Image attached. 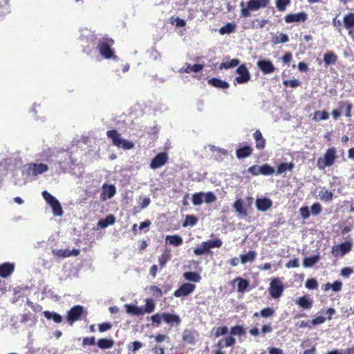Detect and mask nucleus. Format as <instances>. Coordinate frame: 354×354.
I'll return each instance as SVG.
<instances>
[{
  "mask_svg": "<svg viewBox=\"0 0 354 354\" xmlns=\"http://www.w3.org/2000/svg\"><path fill=\"white\" fill-rule=\"evenodd\" d=\"M114 43L113 39L107 37H103L98 41L97 49L104 59H109L115 57L114 50L111 48Z\"/></svg>",
  "mask_w": 354,
  "mask_h": 354,
  "instance_id": "f257e3e1",
  "label": "nucleus"
},
{
  "mask_svg": "<svg viewBox=\"0 0 354 354\" xmlns=\"http://www.w3.org/2000/svg\"><path fill=\"white\" fill-rule=\"evenodd\" d=\"M270 0H249L247 3V6L244 7V3L242 2L241 6V15L244 17L250 15V11H257L261 8H266L270 4Z\"/></svg>",
  "mask_w": 354,
  "mask_h": 354,
  "instance_id": "f03ea898",
  "label": "nucleus"
},
{
  "mask_svg": "<svg viewBox=\"0 0 354 354\" xmlns=\"http://www.w3.org/2000/svg\"><path fill=\"white\" fill-rule=\"evenodd\" d=\"M107 137L111 140L113 145L124 149H131L134 147L132 142L123 139L117 130H109L106 132Z\"/></svg>",
  "mask_w": 354,
  "mask_h": 354,
  "instance_id": "7ed1b4c3",
  "label": "nucleus"
},
{
  "mask_svg": "<svg viewBox=\"0 0 354 354\" xmlns=\"http://www.w3.org/2000/svg\"><path fill=\"white\" fill-rule=\"evenodd\" d=\"M336 149L335 147L329 148L324 153V158H319L317 160V167L320 169H324L326 167L333 165L337 159Z\"/></svg>",
  "mask_w": 354,
  "mask_h": 354,
  "instance_id": "20e7f679",
  "label": "nucleus"
},
{
  "mask_svg": "<svg viewBox=\"0 0 354 354\" xmlns=\"http://www.w3.org/2000/svg\"><path fill=\"white\" fill-rule=\"evenodd\" d=\"M223 242L220 239L203 241L201 245L194 248V253L197 256H201L205 253H208L209 250L213 248H221Z\"/></svg>",
  "mask_w": 354,
  "mask_h": 354,
  "instance_id": "39448f33",
  "label": "nucleus"
},
{
  "mask_svg": "<svg viewBox=\"0 0 354 354\" xmlns=\"http://www.w3.org/2000/svg\"><path fill=\"white\" fill-rule=\"evenodd\" d=\"M268 290L270 295L272 298L277 299L280 297L283 293V285L280 279L274 278L271 281Z\"/></svg>",
  "mask_w": 354,
  "mask_h": 354,
  "instance_id": "423d86ee",
  "label": "nucleus"
},
{
  "mask_svg": "<svg viewBox=\"0 0 354 354\" xmlns=\"http://www.w3.org/2000/svg\"><path fill=\"white\" fill-rule=\"evenodd\" d=\"M84 312V307L80 305L73 306L67 313L66 319L72 325L76 321L80 319Z\"/></svg>",
  "mask_w": 354,
  "mask_h": 354,
  "instance_id": "0eeeda50",
  "label": "nucleus"
},
{
  "mask_svg": "<svg viewBox=\"0 0 354 354\" xmlns=\"http://www.w3.org/2000/svg\"><path fill=\"white\" fill-rule=\"evenodd\" d=\"M353 243L351 241H345L333 247L331 253L335 257H343L352 250Z\"/></svg>",
  "mask_w": 354,
  "mask_h": 354,
  "instance_id": "6e6552de",
  "label": "nucleus"
},
{
  "mask_svg": "<svg viewBox=\"0 0 354 354\" xmlns=\"http://www.w3.org/2000/svg\"><path fill=\"white\" fill-rule=\"evenodd\" d=\"M27 174L30 176H37L48 171V167L44 163H28L26 165Z\"/></svg>",
  "mask_w": 354,
  "mask_h": 354,
  "instance_id": "1a4fd4ad",
  "label": "nucleus"
},
{
  "mask_svg": "<svg viewBox=\"0 0 354 354\" xmlns=\"http://www.w3.org/2000/svg\"><path fill=\"white\" fill-rule=\"evenodd\" d=\"M239 75L236 77L235 82L238 84H244L250 79V73L245 64L239 66L236 71Z\"/></svg>",
  "mask_w": 354,
  "mask_h": 354,
  "instance_id": "9d476101",
  "label": "nucleus"
},
{
  "mask_svg": "<svg viewBox=\"0 0 354 354\" xmlns=\"http://www.w3.org/2000/svg\"><path fill=\"white\" fill-rule=\"evenodd\" d=\"M168 155L166 152H162L156 155L151 161L150 167L152 169H156L161 167L167 163Z\"/></svg>",
  "mask_w": 354,
  "mask_h": 354,
  "instance_id": "9b49d317",
  "label": "nucleus"
},
{
  "mask_svg": "<svg viewBox=\"0 0 354 354\" xmlns=\"http://www.w3.org/2000/svg\"><path fill=\"white\" fill-rule=\"evenodd\" d=\"M196 286L190 283H183L178 289L174 291L175 297H185L194 291Z\"/></svg>",
  "mask_w": 354,
  "mask_h": 354,
  "instance_id": "f8f14e48",
  "label": "nucleus"
},
{
  "mask_svg": "<svg viewBox=\"0 0 354 354\" xmlns=\"http://www.w3.org/2000/svg\"><path fill=\"white\" fill-rule=\"evenodd\" d=\"M257 66L264 74L272 73L276 70L272 62L267 59L259 60L257 62Z\"/></svg>",
  "mask_w": 354,
  "mask_h": 354,
  "instance_id": "ddd939ff",
  "label": "nucleus"
},
{
  "mask_svg": "<svg viewBox=\"0 0 354 354\" xmlns=\"http://www.w3.org/2000/svg\"><path fill=\"white\" fill-rule=\"evenodd\" d=\"M162 321L171 327L177 326L181 323V319L179 315L169 313H162Z\"/></svg>",
  "mask_w": 354,
  "mask_h": 354,
  "instance_id": "4468645a",
  "label": "nucleus"
},
{
  "mask_svg": "<svg viewBox=\"0 0 354 354\" xmlns=\"http://www.w3.org/2000/svg\"><path fill=\"white\" fill-rule=\"evenodd\" d=\"M252 153V147L250 145H245L236 150V156L238 159H243L250 157Z\"/></svg>",
  "mask_w": 354,
  "mask_h": 354,
  "instance_id": "2eb2a0df",
  "label": "nucleus"
},
{
  "mask_svg": "<svg viewBox=\"0 0 354 354\" xmlns=\"http://www.w3.org/2000/svg\"><path fill=\"white\" fill-rule=\"evenodd\" d=\"M256 205L259 211L265 212L272 207V202L270 198L266 197L257 198Z\"/></svg>",
  "mask_w": 354,
  "mask_h": 354,
  "instance_id": "dca6fc26",
  "label": "nucleus"
},
{
  "mask_svg": "<svg viewBox=\"0 0 354 354\" xmlns=\"http://www.w3.org/2000/svg\"><path fill=\"white\" fill-rule=\"evenodd\" d=\"M286 22H304L307 20V14L301 12L297 14H290L285 17Z\"/></svg>",
  "mask_w": 354,
  "mask_h": 354,
  "instance_id": "f3484780",
  "label": "nucleus"
},
{
  "mask_svg": "<svg viewBox=\"0 0 354 354\" xmlns=\"http://www.w3.org/2000/svg\"><path fill=\"white\" fill-rule=\"evenodd\" d=\"M15 270V266L10 263H3L0 264V277L6 278L9 277Z\"/></svg>",
  "mask_w": 354,
  "mask_h": 354,
  "instance_id": "a211bd4d",
  "label": "nucleus"
},
{
  "mask_svg": "<svg viewBox=\"0 0 354 354\" xmlns=\"http://www.w3.org/2000/svg\"><path fill=\"white\" fill-rule=\"evenodd\" d=\"M253 137L256 143V148L258 150H263L266 147V140L263 137L262 133L259 129L255 131L253 133Z\"/></svg>",
  "mask_w": 354,
  "mask_h": 354,
  "instance_id": "6ab92c4d",
  "label": "nucleus"
},
{
  "mask_svg": "<svg viewBox=\"0 0 354 354\" xmlns=\"http://www.w3.org/2000/svg\"><path fill=\"white\" fill-rule=\"evenodd\" d=\"M116 193V189L113 185L104 184L102 186V198L105 200L111 198Z\"/></svg>",
  "mask_w": 354,
  "mask_h": 354,
  "instance_id": "aec40b11",
  "label": "nucleus"
},
{
  "mask_svg": "<svg viewBox=\"0 0 354 354\" xmlns=\"http://www.w3.org/2000/svg\"><path fill=\"white\" fill-rule=\"evenodd\" d=\"M236 344V339L232 336H227L225 338L219 339L216 346L218 350H221L224 347L232 346Z\"/></svg>",
  "mask_w": 354,
  "mask_h": 354,
  "instance_id": "412c9836",
  "label": "nucleus"
},
{
  "mask_svg": "<svg viewBox=\"0 0 354 354\" xmlns=\"http://www.w3.org/2000/svg\"><path fill=\"white\" fill-rule=\"evenodd\" d=\"M203 68L204 66L200 64H195L193 66L189 64H186V67L180 68L179 72L186 73H190L192 72L197 73L202 71Z\"/></svg>",
  "mask_w": 354,
  "mask_h": 354,
  "instance_id": "4be33fe9",
  "label": "nucleus"
},
{
  "mask_svg": "<svg viewBox=\"0 0 354 354\" xmlns=\"http://www.w3.org/2000/svg\"><path fill=\"white\" fill-rule=\"evenodd\" d=\"M295 304L304 309H310L313 306V301L307 296L299 297Z\"/></svg>",
  "mask_w": 354,
  "mask_h": 354,
  "instance_id": "5701e85b",
  "label": "nucleus"
},
{
  "mask_svg": "<svg viewBox=\"0 0 354 354\" xmlns=\"http://www.w3.org/2000/svg\"><path fill=\"white\" fill-rule=\"evenodd\" d=\"M125 308L127 313L131 315L139 316L144 315V311H142V307H139L133 304H126Z\"/></svg>",
  "mask_w": 354,
  "mask_h": 354,
  "instance_id": "b1692460",
  "label": "nucleus"
},
{
  "mask_svg": "<svg viewBox=\"0 0 354 354\" xmlns=\"http://www.w3.org/2000/svg\"><path fill=\"white\" fill-rule=\"evenodd\" d=\"M208 84L212 85L214 87L216 88H228L230 87V84L225 82L223 81L218 78L212 77L208 80Z\"/></svg>",
  "mask_w": 354,
  "mask_h": 354,
  "instance_id": "393cba45",
  "label": "nucleus"
},
{
  "mask_svg": "<svg viewBox=\"0 0 354 354\" xmlns=\"http://www.w3.org/2000/svg\"><path fill=\"white\" fill-rule=\"evenodd\" d=\"M97 345L101 349H109L113 346L114 341L112 339L101 338L97 340Z\"/></svg>",
  "mask_w": 354,
  "mask_h": 354,
  "instance_id": "a878e982",
  "label": "nucleus"
},
{
  "mask_svg": "<svg viewBox=\"0 0 354 354\" xmlns=\"http://www.w3.org/2000/svg\"><path fill=\"white\" fill-rule=\"evenodd\" d=\"M115 218L113 214H109L105 218L101 219L98 221L97 225L101 228H105L109 225L114 224Z\"/></svg>",
  "mask_w": 354,
  "mask_h": 354,
  "instance_id": "bb28decb",
  "label": "nucleus"
},
{
  "mask_svg": "<svg viewBox=\"0 0 354 354\" xmlns=\"http://www.w3.org/2000/svg\"><path fill=\"white\" fill-rule=\"evenodd\" d=\"M167 242H168L170 245L174 246H179L182 245L183 240L182 237L179 235H167L165 238Z\"/></svg>",
  "mask_w": 354,
  "mask_h": 354,
  "instance_id": "cd10ccee",
  "label": "nucleus"
},
{
  "mask_svg": "<svg viewBox=\"0 0 354 354\" xmlns=\"http://www.w3.org/2000/svg\"><path fill=\"white\" fill-rule=\"evenodd\" d=\"M337 60V56L333 52H328L324 55V62L326 66L333 65Z\"/></svg>",
  "mask_w": 354,
  "mask_h": 354,
  "instance_id": "c85d7f7f",
  "label": "nucleus"
},
{
  "mask_svg": "<svg viewBox=\"0 0 354 354\" xmlns=\"http://www.w3.org/2000/svg\"><path fill=\"white\" fill-rule=\"evenodd\" d=\"M233 207L235 211L240 215L247 216V211L243 207V201L241 199H236L233 204Z\"/></svg>",
  "mask_w": 354,
  "mask_h": 354,
  "instance_id": "c756f323",
  "label": "nucleus"
},
{
  "mask_svg": "<svg viewBox=\"0 0 354 354\" xmlns=\"http://www.w3.org/2000/svg\"><path fill=\"white\" fill-rule=\"evenodd\" d=\"M257 257V252L255 251H249L247 254H241L240 256L241 263L245 264L248 262H252L254 261Z\"/></svg>",
  "mask_w": 354,
  "mask_h": 354,
  "instance_id": "7c9ffc66",
  "label": "nucleus"
},
{
  "mask_svg": "<svg viewBox=\"0 0 354 354\" xmlns=\"http://www.w3.org/2000/svg\"><path fill=\"white\" fill-rule=\"evenodd\" d=\"M295 165L293 162H282L277 167V174H281L287 171H291L294 168Z\"/></svg>",
  "mask_w": 354,
  "mask_h": 354,
  "instance_id": "2f4dec72",
  "label": "nucleus"
},
{
  "mask_svg": "<svg viewBox=\"0 0 354 354\" xmlns=\"http://www.w3.org/2000/svg\"><path fill=\"white\" fill-rule=\"evenodd\" d=\"M44 315L47 319H53L57 324L62 322V317L55 312L46 310L44 312Z\"/></svg>",
  "mask_w": 354,
  "mask_h": 354,
  "instance_id": "473e14b6",
  "label": "nucleus"
},
{
  "mask_svg": "<svg viewBox=\"0 0 354 354\" xmlns=\"http://www.w3.org/2000/svg\"><path fill=\"white\" fill-rule=\"evenodd\" d=\"M183 342L189 344H195V337L194 333L189 330H185L182 335Z\"/></svg>",
  "mask_w": 354,
  "mask_h": 354,
  "instance_id": "72a5a7b5",
  "label": "nucleus"
},
{
  "mask_svg": "<svg viewBox=\"0 0 354 354\" xmlns=\"http://www.w3.org/2000/svg\"><path fill=\"white\" fill-rule=\"evenodd\" d=\"M171 253L169 250H165L158 257L159 265L161 268H164L166 263L171 259Z\"/></svg>",
  "mask_w": 354,
  "mask_h": 354,
  "instance_id": "f704fd0d",
  "label": "nucleus"
},
{
  "mask_svg": "<svg viewBox=\"0 0 354 354\" xmlns=\"http://www.w3.org/2000/svg\"><path fill=\"white\" fill-rule=\"evenodd\" d=\"M184 278L192 282H199L201 279L200 274L196 272H186L183 274Z\"/></svg>",
  "mask_w": 354,
  "mask_h": 354,
  "instance_id": "c9c22d12",
  "label": "nucleus"
},
{
  "mask_svg": "<svg viewBox=\"0 0 354 354\" xmlns=\"http://www.w3.org/2000/svg\"><path fill=\"white\" fill-rule=\"evenodd\" d=\"M320 257L319 255H314L309 257H306L303 261V266L305 268L313 267L319 260Z\"/></svg>",
  "mask_w": 354,
  "mask_h": 354,
  "instance_id": "e433bc0d",
  "label": "nucleus"
},
{
  "mask_svg": "<svg viewBox=\"0 0 354 354\" xmlns=\"http://www.w3.org/2000/svg\"><path fill=\"white\" fill-rule=\"evenodd\" d=\"M329 118V114L326 111H316L314 113V115L313 117V120L314 121H321L328 120Z\"/></svg>",
  "mask_w": 354,
  "mask_h": 354,
  "instance_id": "4c0bfd02",
  "label": "nucleus"
},
{
  "mask_svg": "<svg viewBox=\"0 0 354 354\" xmlns=\"http://www.w3.org/2000/svg\"><path fill=\"white\" fill-rule=\"evenodd\" d=\"M10 0H0V17L10 13Z\"/></svg>",
  "mask_w": 354,
  "mask_h": 354,
  "instance_id": "58836bf2",
  "label": "nucleus"
},
{
  "mask_svg": "<svg viewBox=\"0 0 354 354\" xmlns=\"http://www.w3.org/2000/svg\"><path fill=\"white\" fill-rule=\"evenodd\" d=\"M230 335L229 336L232 337L236 335H244L245 334V330L243 326L236 325L230 328Z\"/></svg>",
  "mask_w": 354,
  "mask_h": 354,
  "instance_id": "ea45409f",
  "label": "nucleus"
},
{
  "mask_svg": "<svg viewBox=\"0 0 354 354\" xmlns=\"http://www.w3.org/2000/svg\"><path fill=\"white\" fill-rule=\"evenodd\" d=\"M289 40L287 35L283 33H280L279 35H274L272 37V42L274 44H278L280 43H286Z\"/></svg>",
  "mask_w": 354,
  "mask_h": 354,
  "instance_id": "a19ab883",
  "label": "nucleus"
},
{
  "mask_svg": "<svg viewBox=\"0 0 354 354\" xmlns=\"http://www.w3.org/2000/svg\"><path fill=\"white\" fill-rule=\"evenodd\" d=\"M236 24H226L225 26L221 27L218 32L221 35L230 34L235 31Z\"/></svg>",
  "mask_w": 354,
  "mask_h": 354,
  "instance_id": "79ce46f5",
  "label": "nucleus"
},
{
  "mask_svg": "<svg viewBox=\"0 0 354 354\" xmlns=\"http://www.w3.org/2000/svg\"><path fill=\"white\" fill-rule=\"evenodd\" d=\"M352 104L348 102H340L339 103V107L340 109H344L345 111V116L346 118H351V109H352Z\"/></svg>",
  "mask_w": 354,
  "mask_h": 354,
  "instance_id": "37998d69",
  "label": "nucleus"
},
{
  "mask_svg": "<svg viewBox=\"0 0 354 354\" xmlns=\"http://www.w3.org/2000/svg\"><path fill=\"white\" fill-rule=\"evenodd\" d=\"M319 196L320 198L324 201H330L333 199V193L330 191H329L325 188L322 189L319 192Z\"/></svg>",
  "mask_w": 354,
  "mask_h": 354,
  "instance_id": "c03bdc74",
  "label": "nucleus"
},
{
  "mask_svg": "<svg viewBox=\"0 0 354 354\" xmlns=\"http://www.w3.org/2000/svg\"><path fill=\"white\" fill-rule=\"evenodd\" d=\"M239 62H240L239 59H232L229 62H225L221 63L219 68H220V69H223V68L228 69V68H233V67L238 66Z\"/></svg>",
  "mask_w": 354,
  "mask_h": 354,
  "instance_id": "a18cd8bd",
  "label": "nucleus"
},
{
  "mask_svg": "<svg viewBox=\"0 0 354 354\" xmlns=\"http://www.w3.org/2000/svg\"><path fill=\"white\" fill-rule=\"evenodd\" d=\"M260 174L268 176L274 173V169L268 164H264L260 166Z\"/></svg>",
  "mask_w": 354,
  "mask_h": 354,
  "instance_id": "49530a36",
  "label": "nucleus"
},
{
  "mask_svg": "<svg viewBox=\"0 0 354 354\" xmlns=\"http://www.w3.org/2000/svg\"><path fill=\"white\" fill-rule=\"evenodd\" d=\"M236 280L238 281V291L241 292H244L249 286L248 281L246 279H242L241 277H237Z\"/></svg>",
  "mask_w": 354,
  "mask_h": 354,
  "instance_id": "de8ad7c7",
  "label": "nucleus"
},
{
  "mask_svg": "<svg viewBox=\"0 0 354 354\" xmlns=\"http://www.w3.org/2000/svg\"><path fill=\"white\" fill-rule=\"evenodd\" d=\"M155 309V304L153 301L151 299H146L145 307H142V311L145 313H151Z\"/></svg>",
  "mask_w": 354,
  "mask_h": 354,
  "instance_id": "09e8293b",
  "label": "nucleus"
},
{
  "mask_svg": "<svg viewBox=\"0 0 354 354\" xmlns=\"http://www.w3.org/2000/svg\"><path fill=\"white\" fill-rule=\"evenodd\" d=\"M55 216H60L63 214V209L58 200L50 205Z\"/></svg>",
  "mask_w": 354,
  "mask_h": 354,
  "instance_id": "8fccbe9b",
  "label": "nucleus"
},
{
  "mask_svg": "<svg viewBox=\"0 0 354 354\" xmlns=\"http://www.w3.org/2000/svg\"><path fill=\"white\" fill-rule=\"evenodd\" d=\"M198 219L196 216L194 215H187L185 216V219L184 223H183V227H187L188 225L194 226L196 224Z\"/></svg>",
  "mask_w": 354,
  "mask_h": 354,
  "instance_id": "3c124183",
  "label": "nucleus"
},
{
  "mask_svg": "<svg viewBox=\"0 0 354 354\" xmlns=\"http://www.w3.org/2000/svg\"><path fill=\"white\" fill-rule=\"evenodd\" d=\"M290 3V0H276V7L281 12H283Z\"/></svg>",
  "mask_w": 354,
  "mask_h": 354,
  "instance_id": "603ef678",
  "label": "nucleus"
},
{
  "mask_svg": "<svg viewBox=\"0 0 354 354\" xmlns=\"http://www.w3.org/2000/svg\"><path fill=\"white\" fill-rule=\"evenodd\" d=\"M204 194L203 192L195 193L192 196V203L194 205H200L203 203L204 200L203 199Z\"/></svg>",
  "mask_w": 354,
  "mask_h": 354,
  "instance_id": "864d4df0",
  "label": "nucleus"
},
{
  "mask_svg": "<svg viewBox=\"0 0 354 354\" xmlns=\"http://www.w3.org/2000/svg\"><path fill=\"white\" fill-rule=\"evenodd\" d=\"M142 347V343L138 341H135L130 342L127 348L129 351H131L133 353H136L137 351H138L140 348Z\"/></svg>",
  "mask_w": 354,
  "mask_h": 354,
  "instance_id": "5fc2aeb1",
  "label": "nucleus"
},
{
  "mask_svg": "<svg viewBox=\"0 0 354 354\" xmlns=\"http://www.w3.org/2000/svg\"><path fill=\"white\" fill-rule=\"evenodd\" d=\"M203 196L205 197L204 201L206 203H211L216 201V195L213 192H211L204 194Z\"/></svg>",
  "mask_w": 354,
  "mask_h": 354,
  "instance_id": "6e6d98bb",
  "label": "nucleus"
},
{
  "mask_svg": "<svg viewBox=\"0 0 354 354\" xmlns=\"http://www.w3.org/2000/svg\"><path fill=\"white\" fill-rule=\"evenodd\" d=\"M306 287L309 290H314L317 288L318 283L315 279H308L306 281Z\"/></svg>",
  "mask_w": 354,
  "mask_h": 354,
  "instance_id": "4d7b16f0",
  "label": "nucleus"
},
{
  "mask_svg": "<svg viewBox=\"0 0 354 354\" xmlns=\"http://www.w3.org/2000/svg\"><path fill=\"white\" fill-rule=\"evenodd\" d=\"M274 313V310L270 307L265 308L260 311V315L263 317H270L272 316Z\"/></svg>",
  "mask_w": 354,
  "mask_h": 354,
  "instance_id": "13d9d810",
  "label": "nucleus"
},
{
  "mask_svg": "<svg viewBox=\"0 0 354 354\" xmlns=\"http://www.w3.org/2000/svg\"><path fill=\"white\" fill-rule=\"evenodd\" d=\"M82 344L83 346L95 345V337L94 336L84 337Z\"/></svg>",
  "mask_w": 354,
  "mask_h": 354,
  "instance_id": "bf43d9fd",
  "label": "nucleus"
},
{
  "mask_svg": "<svg viewBox=\"0 0 354 354\" xmlns=\"http://www.w3.org/2000/svg\"><path fill=\"white\" fill-rule=\"evenodd\" d=\"M283 84L286 86H290L292 88H295L300 85V82L298 80L294 79V80H284Z\"/></svg>",
  "mask_w": 354,
  "mask_h": 354,
  "instance_id": "052dcab7",
  "label": "nucleus"
},
{
  "mask_svg": "<svg viewBox=\"0 0 354 354\" xmlns=\"http://www.w3.org/2000/svg\"><path fill=\"white\" fill-rule=\"evenodd\" d=\"M112 328V324L109 322H104L98 325V330L100 333L106 332Z\"/></svg>",
  "mask_w": 354,
  "mask_h": 354,
  "instance_id": "680f3d73",
  "label": "nucleus"
},
{
  "mask_svg": "<svg viewBox=\"0 0 354 354\" xmlns=\"http://www.w3.org/2000/svg\"><path fill=\"white\" fill-rule=\"evenodd\" d=\"M151 320L153 324H156V326H158L161 324V321L162 320V313H156L152 315L151 317Z\"/></svg>",
  "mask_w": 354,
  "mask_h": 354,
  "instance_id": "e2e57ef3",
  "label": "nucleus"
},
{
  "mask_svg": "<svg viewBox=\"0 0 354 354\" xmlns=\"http://www.w3.org/2000/svg\"><path fill=\"white\" fill-rule=\"evenodd\" d=\"M228 331V328L227 326H220L217 327L215 330V337H218L221 335H225Z\"/></svg>",
  "mask_w": 354,
  "mask_h": 354,
  "instance_id": "0e129e2a",
  "label": "nucleus"
},
{
  "mask_svg": "<svg viewBox=\"0 0 354 354\" xmlns=\"http://www.w3.org/2000/svg\"><path fill=\"white\" fill-rule=\"evenodd\" d=\"M53 254H55L57 257H63V258L70 257L69 250H68V249H66V250H57L56 251H53Z\"/></svg>",
  "mask_w": 354,
  "mask_h": 354,
  "instance_id": "69168bd1",
  "label": "nucleus"
},
{
  "mask_svg": "<svg viewBox=\"0 0 354 354\" xmlns=\"http://www.w3.org/2000/svg\"><path fill=\"white\" fill-rule=\"evenodd\" d=\"M310 210L313 215H318L322 211V205L319 203H315L311 206Z\"/></svg>",
  "mask_w": 354,
  "mask_h": 354,
  "instance_id": "338daca9",
  "label": "nucleus"
},
{
  "mask_svg": "<svg viewBox=\"0 0 354 354\" xmlns=\"http://www.w3.org/2000/svg\"><path fill=\"white\" fill-rule=\"evenodd\" d=\"M260 166L257 165H254L251 167H250L248 169V171L252 174L253 176H258L260 174Z\"/></svg>",
  "mask_w": 354,
  "mask_h": 354,
  "instance_id": "774afa93",
  "label": "nucleus"
}]
</instances>
